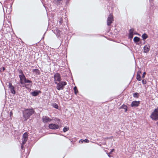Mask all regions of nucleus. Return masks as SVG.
I'll return each mask as SVG.
<instances>
[{
    "label": "nucleus",
    "mask_w": 158,
    "mask_h": 158,
    "mask_svg": "<svg viewBox=\"0 0 158 158\" xmlns=\"http://www.w3.org/2000/svg\"><path fill=\"white\" fill-rule=\"evenodd\" d=\"M20 78V83L22 85L23 87H25V88L28 89L31 87L32 83L31 81L27 79L24 75H19Z\"/></svg>",
    "instance_id": "nucleus-1"
},
{
    "label": "nucleus",
    "mask_w": 158,
    "mask_h": 158,
    "mask_svg": "<svg viewBox=\"0 0 158 158\" xmlns=\"http://www.w3.org/2000/svg\"><path fill=\"white\" fill-rule=\"evenodd\" d=\"M34 110L33 109H27L25 110L23 113L24 120L26 121L34 113Z\"/></svg>",
    "instance_id": "nucleus-2"
},
{
    "label": "nucleus",
    "mask_w": 158,
    "mask_h": 158,
    "mask_svg": "<svg viewBox=\"0 0 158 158\" xmlns=\"http://www.w3.org/2000/svg\"><path fill=\"white\" fill-rule=\"evenodd\" d=\"M56 89L60 90L64 89V86L67 85V82L65 81H61L58 82H56Z\"/></svg>",
    "instance_id": "nucleus-3"
},
{
    "label": "nucleus",
    "mask_w": 158,
    "mask_h": 158,
    "mask_svg": "<svg viewBox=\"0 0 158 158\" xmlns=\"http://www.w3.org/2000/svg\"><path fill=\"white\" fill-rule=\"evenodd\" d=\"M150 118L153 120H157L158 119V106L155 108L154 111L152 113Z\"/></svg>",
    "instance_id": "nucleus-4"
},
{
    "label": "nucleus",
    "mask_w": 158,
    "mask_h": 158,
    "mask_svg": "<svg viewBox=\"0 0 158 158\" xmlns=\"http://www.w3.org/2000/svg\"><path fill=\"white\" fill-rule=\"evenodd\" d=\"M22 139V143H21V149H23L24 145L25 144L28 139V134L27 132H25L23 135Z\"/></svg>",
    "instance_id": "nucleus-5"
},
{
    "label": "nucleus",
    "mask_w": 158,
    "mask_h": 158,
    "mask_svg": "<svg viewBox=\"0 0 158 158\" xmlns=\"http://www.w3.org/2000/svg\"><path fill=\"white\" fill-rule=\"evenodd\" d=\"M54 82H58L61 81V77L60 74L58 73H56L54 75Z\"/></svg>",
    "instance_id": "nucleus-6"
},
{
    "label": "nucleus",
    "mask_w": 158,
    "mask_h": 158,
    "mask_svg": "<svg viewBox=\"0 0 158 158\" xmlns=\"http://www.w3.org/2000/svg\"><path fill=\"white\" fill-rule=\"evenodd\" d=\"M49 128L52 130H56L60 128V126L54 123H51L49 125Z\"/></svg>",
    "instance_id": "nucleus-7"
},
{
    "label": "nucleus",
    "mask_w": 158,
    "mask_h": 158,
    "mask_svg": "<svg viewBox=\"0 0 158 158\" xmlns=\"http://www.w3.org/2000/svg\"><path fill=\"white\" fill-rule=\"evenodd\" d=\"M113 17L112 15L110 14L107 18V23L108 26H110L111 23H112V21H113Z\"/></svg>",
    "instance_id": "nucleus-8"
},
{
    "label": "nucleus",
    "mask_w": 158,
    "mask_h": 158,
    "mask_svg": "<svg viewBox=\"0 0 158 158\" xmlns=\"http://www.w3.org/2000/svg\"><path fill=\"white\" fill-rule=\"evenodd\" d=\"M140 103V102L139 101H133L131 102V106L132 107L138 106H139Z\"/></svg>",
    "instance_id": "nucleus-9"
},
{
    "label": "nucleus",
    "mask_w": 158,
    "mask_h": 158,
    "mask_svg": "<svg viewBox=\"0 0 158 158\" xmlns=\"http://www.w3.org/2000/svg\"><path fill=\"white\" fill-rule=\"evenodd\" d=\"M135 30L133 28H131L129 30V33L128 35V38L131 40L132 39L133 36V32Z\"/></svg>",
    "instance_id": "nucleus-10"
},
{
    "label": "nucleus",
    "mask_w": 158,
    "mask_h": 158,
    "mask_svg": "<svg viewBox=\"0 0 158 158\" xmlns=\"http://www.w3.org/2000/svg\"><path fill=\"white\" fill-rule=\"evenodd\" d=\"M8 87L9 88L11 93L14 94H15V88L11 83H9Z\"/></svg>",
    "instance_id": "nucleus-11"
},
{
    "label": "nucleus",
    "mask_w": 158,
    "mask_h": 158,
    "mask_svg": "<svg viewBox=\"0 0 158 158\" xmlns=\"http://www.w3.org/2000/svg\"><path fill=\"white\" fill-rule=\"evenodd\" d=\"M42 120L44 123H47L50 122L52 120L50 118L48 117L44 116L43 117Z\"/></svg>",
    "instance_id": "nucleus-12"
},
{
    "label": "nucleus",
    "mask_w": 158,
    "mask_h": 158,
    "mask_svg": "<svg viewBox=\"0 0 158 158\" xmlns=\"http://www.w3.org/2000/svg\"><path fill=\"white\" fill-rule=\"evenodd\" d=\"M150 47L149 45H146L143 47V52L144 53H147L150 50Z\"/></svg>",
    "instance_id": "nucleus-13"
},
{
    "label": "nucleus",
    "mask_w": 158,
    "mask_h": 158,
    "mask_svg": "<svg viewBox=\"0 0 158 158\" xmlns=\"http://www.w3.org/2000/svg\"><path fill=\"white\" fill-rule=\"evenodd\" d=\"M54 33L56 34L57 37H60L61 35V31L58 28H56L55 30H54Z\"/></svg>",
    "instance_id": "nucleus-14"
},
{
    "label": "nucleus",
    "mask_w": 158,
    "mask_h": 158,
    "mask_svg": "<svg viewBox=\"0 0 158 158\" xmlns=\"http://www.w3.org/2000/svg\"><path fill=\"white\" fill-rule=\"evenodd\" d=\"M40 91L35 90L33 92H32L31 93V94L32 95L34 96H37L39 94V92Z\"/></svg>",
    "instance_id": "nucleus-15"
},
{
    "label": "nucleus",
    "mask_w": 158,
    "mask_h": 158,
    "mask_svg": "<svg viewBox=\"0 0 158 158\" xmlns=\"http://www.w3.org/2000/svg\"><path fill=\"white\" fill-rule=\"evenodd\" d=\"M140 39L138 37H135L134 38V41L135 43H136V44H138V45H139V44H138L137 43L139 42L140 40Z\"/></svg>",
    "instance_id": "nucleus-16"
},
{
    "label": "nucleus",
    "mask_w": 158,
    "mask_h": 158,
    "mask_svg": "<svg viewBox=\"0 0 158 158\" xmlns=\"http://www.w3.org/2000/svg\"><path fill=\"white\" fill-rule=\"evenodd\" d=\"M120 108L124 109L125 110V112H127V107L125 105L123 104L121 106Z\"/></svg>",
    "instance_id": "nucleus-17"
},
{
    "label": "nucleus",
    "mask_w": 158,
    "mask_h": 158,
    "mask_svg": "<svg viewBox=\"0 0 158 158\" xmlns=\"http://www.w3.org/2000/svg\"><path fill=\"white\" fill-rule=\"evenodd\" d=\"M142 37L143 40H145L146 39L148 38V36L146 34L144 33L142 35Z\"/></svg>",
    "instance_id": "nucleus-18"
},
{
    "label": "nucleus",
    "mask_w": 158,
    "mask_h": 158,
    "mask_svg": "<svg viewBox=\"0 0 158 158\" xmlns=\"http://www.w3.org/2000/svg\"><path fill=\"white\" fill-rule=\"evenodd\" d=\"M133 96L134 98H138L139 97V94L138 93H133Z\"/></svg>",
    "instance_id": "nucleus-19"
},
{
    "label": "nucleus",
    "mask_w": 158,
    "mask_h": 158,
    "mask_svg": "<svg viewBox=\"0 0 158 158\" xmlns=\"http://www.w3.org/2000/svg\"><path fill=\"white\" fill-rule=\"evenodd\" d=\"M136 79L139 81H140L141 80V78L140 75L139 74H137Z\"/></svg>",
    "instance_id": "nucleus-20"
},
{
    "label": "nucleus",
    "mask_w": 158,
    "mask_h": 158,
    "mask_svg": "<svg viewBox=\"0 0 158 158\" xmlns=\"http://www.w3.org/2000/svg\"><path fill=\"white\" fill-rule=\"evenodd\" d=\"M83 142H85L86 143H88L89 142V140L88 139H85L84 140L81 139L79 141L80 143H82Z\"/></svg>",
    "instance_id": "nucleus-21"
},
{
    "label": "nucleus",
    "mask_w": 158,
    "mask_h": 158,
    "mask_svg": "<svg viewBox=\"0 0 158 158\" xmlns=\"http://www.w3.org/2000/svg\"><path fill=\"white\" fill-rule=\"evenodd\" d=\"M69 129V127H68L66 126L64 127L63 128V131L64 132H65L68 131Z\"/></svg>",
    "instance_id": "nucleus-22"
},
{
    "label": "nucleus",
    "mask_w": 158,
    "mask_h": 158,
    "mask_svg": "<svg viewBox=\"0 0 158 158\" xmlns=\"http://www.w3.org/2000/svg\"><path fill=\"white\" fill-rule=\"evenodd\" d=\"M73 89L74 91V93L76 94H77L78 92V91L77 89V88L76 86L74 87Z\"/></svg>",
    "instance_id": "nucleus-23"
},
{
    "label": "nucleus",
    "mask_w": 158,
    "mask_h": 158,
    "mask_svg": "<svg viewBox=\"0 0 158 158\" xmlns=\"http://www.w3.org/2000/svg\"><path fill=\"white\" fill-rule=\"evenodd\" d=\"M52 106L56 109H58V105L55 103L53 104Z\"/></svg>",
    "instance_id": "nucleus-24"
},
{
    "label": "nucleus",
    "mask_w": 158,
    "mask_h": 158,
    "mask_svg": "<svg viewBox=\"0 0 158 158\" xmlns=\"http://www.w3.org/2000/svg\"><path fill=\"white\" fill-rule=\"evenodd\" d=\"M32 71L34 72H35L36 73H38L39 72V70L38 69H33Z\"/></svg>",
    "instance_id": "nucleus-25"
},
{
    "label": "nucleus",
    "mask_w": 158,
    "mask_h": 158,
    "mask_svg": "<svg viewBox=\"0 0 158 158\" xmlns=\"http://www.w3.org/2000/svg\"><path fill=\"white\" fill-rule=\"evenodd\" d=\"M5 69V68L4 67H3L2 69V68L0 69V72H3Z\"/></svg>",
    "instance_id": "nucleus-26"
},
{
    "label": "nucleus",
    "mask_w": 158,
    "mask_h": 158,
    "mask_svg": "<svg viewBox=\"0 0 158 158\" xmlns=\"http://www.w3.org/2000/svg\"><path fill=\"white\" fill-rule=\"evenodd\" d=\"M19 74H20L19 75H24L23 71L21 70H20L19 71Z\"/></svg>",
    "instance_id": "nucleus-27"
},
{
    "label": "nucleus",
    "mask_w": 158,
    "mask_h": 158,
    "mask_svg": "<svg viewBox=\"0 0 158 158\" xmlns=\"http://www.w3.org/2000/svg\"><path fill=\"white\" fill-rule=\"evenodd\" d=\"M142 84H143V85H145L147 83L145 79L143 80H142Z\"/></svg>",
    "instance_id": "nucleus-28"
},
{
    "label": "nucleus",
    "mask_w": 158,
    "mask_h": 158,
    "mask_svg": "<svg viewBox=\"0 0 158 158\" xmlns=\"http://www.w3.org/2000/svg\"><path fill=\"white\" fill-rule=\"evenodd\" d=\"M54 120L55 121L57 122V123H58L57 122H60V119L56 118H55L54 119Z\"/></svg>",
    "instance_id": "nucleus-29"
},
{
    "label": "nucleus",
    "mask_w": 158,
    "mask_h": 158,
    "mask_svg": "<svg viewBox=\"0 0 158 158\" xmlns=\"http://www.w3.org/2000/svg\"><path fill=\"white\" fill-rule=\"evenodd\" d=\"M146 74V73L145 72H144L143 73V74L142 76V78H144L145 77V75Z\"/></svg>",
    "instance_id": "nucleus-30"
},
{
    "label": "nucleus",
    "mask_w": 158,
    "mask_h": 158,
    "mask_svg": "<svg viewBox=\"0 0 158 158\" xmlns=\"http://www.w3.org/2000/svg\"><path fill=\"white\" fill-rule=\"evenodd\" d=\"M141 73V72L140 70H139L137 73V74H139V75H140V74Z\"/></svg>",
    "instance_id": "nucleus-31"
},
{
    "label": "nucleus",
    "mask_w": 158,
    "mask_h": 158,
    "mask_svg": "<svg viewBox=\"0 0 158 158\" xmlns=\"http://www.w3.org/2000/svg\"><path fill=\"white\" fill-rule=\"evenodd\" d=\"M13 115V113L12 112V111H11L10 112V117H11V116Z\"/></svg>",
    "instance_id": "nucleus-32"
},
{
    "label": "nucleus",
    "mask_w": 158,
    "mask_h": 158,
    "mask_svg": "<svg viewBox=\"0 0 158 158\" xmlns=\"http://www.w3.org/2000/svg\"><path fill=\"white\" fill-rule=\"evenodd\" d=\"M114 149H112V150H111L110 151V153H111L112 152H113V151H114Z\"/></svg>",
    "instance_id": "nucleus-33"
},
{
    "label": "nucleus",
    "mask_w": 158,
    "mask_h": 158,
    "mask_svg": "<svg viewBox=\"0 0 158 158\" xmlns=\"http://www.w3.org/2000/svg\"><path fill=\"white\" fill-rule=\"evenodd\" d=\"M110 153H109L108 154V156L109 157H110Z\"/></svg>",
    "instance_id": "nucleus-34"
},
{
    "label": "nucleus",
    "mask_w": 158,
    "mask_h": 158,
    "mask_svg": "<svg viewBox=\"0 0 158 158\" xmlns=\"http://www.w3.org/2000/svg\"><path fill=\"white\" fill-rule=\"evenodd\" d=\"M156 124L158 126V121L157 122H156Z\"/></svg>",
    "instance_id": "nucleus-35"
},
{
    "label": "nucleus",
    "mask_w": 158,
    "mask_h": 158,
    "mask_svg": "<svg viewBox=\"0 0 158 158\" xmlns=\"http://www.w3.org/2000/svg\"><path fill=\"white\" fill-rule=\"evenodd\" d=\"M26 85H27V84H29V83H26L25 84Z\"/></svg>",
    "instance_id": "nucleus-36"
}]
</instances>
